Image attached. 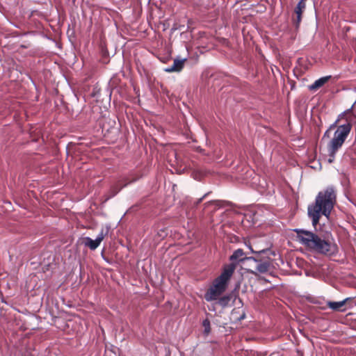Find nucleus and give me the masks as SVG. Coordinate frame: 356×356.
Segmentation results:
<instances>
[{
    "label": "nucleus",
    "mask_w": 356,
    "mask_h": 356,
    "mask_svg": "<svg viewBox=\"0 0 356 356\" xmlns=\"http://www.w3.org/2000/svg\"><path fill=\"white\" fill-rule=\"evenodd\" d=\"M21 47H22V48H28V47H29V46L23 45V44H22V45H21Z\"/></svg>",
    "instance_id": "412c9836"
},
{
    "label": "nucleus",
    "mask_w": 356,
    "mask_h": 356,
    "mask_svg": "<svg viewBox=\"0 0 356 356\" xmlns=\"http://www.w3.org/2000/svg\"><path fill=\"white\" fill-rule=\"evenodd\" d=\"M310 10L312 14H314L315 20L317 21V13L315 7L314 0H311Z\"/></svg>",
    "instance_id": "2eb2a0df"
},
{
    "label": "nucleus",
    "mask_w": 356,
    "mask_h": 356,
    "mask_svg": "<svg viewBox=\"0 0 356 356\" xmlns=\"http://www.w3.org/2000/svg\"><path fill=\"white\" fill-rule=\"evenodd\" d=\"M294 232L297 240L307 249L322 254L334 253L335 246L326 236L304 229H296Z\"/></svg>",
    "instance_id": "f257e3e1"
},
{
    "label": "nucleus",
    "mask_w": 356,
    "mask_h": 356,
    "mask_svg": "<svg viewBox=\"0 0 356 356\" xmlns=\"http://www.w3.org/2000/svg\"><path fill=\"white\" fill-rule=\"evenodd\" d=\"M140 175L138 174H131L127 177H123L114 184L108 192L107 199L115 196L124 187L129 184L136 181L140 178Z\"/></svg>",
    "instance_id": "39448f33"
},
{
    "label": "nucleus",
    "mask_w": 356,
    "mask_h": 356,
    "mask_svg": "<svg viewBox=\"0 0 356 356\" xmlns=\"http://www.w3.org/2000/svg\"><path fill=\"white\" fill-rule=\"evenodd\" d=\"M105 234L102 229L97 236L95 240H92L90 237H85L83 238V244L85 246L88 247L91 250H95L100 245L101 242L104 240Z\"/></svg>",
    "instance_id": "0eeeda50"
},
{
    "label": "nucleus",
    "mask_w": 356,
    "mask_h": 356,
    "mask_svg": "<svg viewBox=\"0 0 356 356\" xmlns=\"http://www.w3.org/2000/svg\"><path fill=\"white\" fill-rule=\"evenodd\" d=\"M337 122L330 127V129L336 128L334 136L327 145L328 162L330 163L334 161L337 152L342 147L352 129L350 122H346L339 126L337 125Z\"/></svg>",
    "instance_id": "20e7f679"
},
{
    "label": "nucleus",
    "mask_w": 356,
    "mask_h": 356,
    "mask_svg": "<svg viewBox=\"0 0 356 356\" xmlns=\"http://www.w3.org/2000/svg\"><path fill=\"white\" fill-rule=\"evenodd\" d=\"M120 25H126V26L128 25V26H129L130 24H115L117 29H119L120 28Z\"/></svg>",
    "instance_id": "6ab92c4d"
},
{
    "label": "nucleus",
    "mask_w": 356,
    "mask_h": 356,
    "mask_svg": "<svg viewBox=\"0 0 356 356\" xmlns=\"http://www.w3.org/2000/svg\"><path fill=\"white\" fill-rule=\"evenodd\" d=\"M331 78V76H326L316 80L314 83L309 86V89L312 91L317 90L318 88L324 86Z\"/></svg>",
    "instance_id": "9b49d317"
},
{
    "label": "nucleus",
    "mask_w": 356,
    "mask_h": 356,
    "mask_svg": "<svg viewBox=\"0 0 356 356\" xmlns=\"http://www.w3.org/2000/svg\"><path fill=\"white\" fill-rule=\"evenodd\" d=\"M234 266L225 265L221 274L216 277L204 294V299L211 302L217 300L226 290L234 273Z\"/></svg>",
    "instance_id": "7ed1b4c3"
},
{
    "label": "nucleus",
    "mask_w": 356,
    "mask_h": 356,
    "mask_svg": "<svg viewBox=\"0 0 356 356\" xmlns=\"http://www.w3.org/2000/svg\"><path fill=\"white\" fill-rule=\"evenodd\" d=\"M351 300V298H347L342 301L339 302L327 301V306L334 312H343L346 310V304Z\"/></svg>",
    "instance_id": "6e6552de"
},
{
    "label": "nucleus",
    "mask_w": 356,
    "mask_h": 356,
    "mask_svg": "<svg viewBox=\"0 0 356 356\" xmlns=\"http://www.w3.org/2000/svg\"><path fill=\"white\" fill-rule=\"evenodd\" d=\"M230 298L229 296H223L219 298L218 304L222 307H225L229 302Z\"/></svg>",
    "instance_id": "4468645a"
},
{
    "label": "nucleus",
    "mask_w": 356,
    "mask_h": 356,
    "mask_svg": "<svg viewBox=\"0 0 356 356\" xmlns=\"http://www.w3.org/2000/svg\"><path fill=\"white\" fill-rule=\"evenodd\" d=\"M336 202V194L332 187H327L320 191L315 200V203L308 207V215L312 220L313 226L319 222L321 215L328 217Z\"/></svg>",
    "instance_id": "f03ea898"
},
{
    "label": "nucleus",
    "mask_w": 356,
    "mask_h": 356,
    "mask_svg": "<svg viewBox=\"0 0 356 356\" xmlns=\"http://www.w3.org/2000/svg\"><path fill=\"white\" fill-rule=\"evenodd\" d=\"M252 257H247L245 256V252L242 249H237L236 250L233 254L230 256L229 260L231 261L230 264L228 265H232L234 266V271L236 270L237 265L241 262L243 261L245 259H250Z\"/></svg>",
    "instance_id": "423d86ee"
},
{
    "label": "nucleus",
    "mask_w": 356,
    "mask_h": 356,
    "mask_svg": "<svg viewBox=\"0 0 356 356\" xmlns=\"http://www.w3.org/2000/svg\"><path fill=\"white\" fill-rule=\"evenodd\" d=\"M202 326L204 328V332L206 335H208L211 332V324L208 318H206L202 322Z\"/></svg>",
    "instance_id": "ddd939ff"
},
{
    "label": "nucleus",
    "mask_w": 356,
    "mask_h": 356,
    "mask_svg": "<svg viewBox=\"0 0 356 356\" xmlns=\"http://www.w3.org/2000/svg\"><path fill=\"white\" fill-rule=\"evenodd\" d=\"M245 313L243 312V313L242 314V315L238 318V319H239V320H242V319L245 318Z\"/></svg>",
    "instance_id": "aec40b11"
},
{
    "label": "nucleus",
    "mask_w": 356,
    "mask_h": 356,
    "mask_svg": "<svg viewBox=\"0 0 356 356\" xmlns=\"http://www.w3.org/2000/svg\"><path fill=\"white\" fill-rule=\"evenodd\" d=\"M209 193H210V192L204 194L201 198L198 199L196 204H200Z\"/></svg>",
    "instance_id": "dca6fc26"
},
{
    "label": "nucleus",
    "mask_w": 356,
    "mask_h": 356,
    "mask_svg": "<svg viewBox=\"0 0 356 356\" xmlns=\"http://www.w3.org/2000/svg\"><path fill=\"white\" fill-rule=\"evenodd\" d=\"M352 109H353V115L356 118V102L353 104Z\"/></svg>",
    "instance_id": "f3484780"
},
{
    "label": "nucleus",
    "mask_w": 356,
    "mask_h": 356,
    "mask_svg": "<svg viewBox=\"0 0 356 356\" xmlns=\"http://www.w3.org/2000/svg\"><path fill=\"white\" fill-rule=\"evenodd\" d=\"M269 268H270L269 262L264 261V262L259 263L257 266L256 270L261 273H265L267 271H268Z\"/></svg>",
    "instance_id": "f8f14e48"
},
{
    "label": "nucleus",
    "mask_w": 356,
    "mask_h": 356,
    "mask_svg": "<svg viewBox=\"0 0 356 356\" xmlns=\"http://www.w3.org/2000/svg\"><path fill=\"white\" fill-rule=\"evenodd\" d=\"M186 59H175L172 66L165 69L168 72H180L184 68Z\"/></svg>",
    "instance_id": "9d476101"
},
{
    "label": "nucleus",
    "mask_w": 356,
    "mask_h": 356,
    "mask_svg": "<svg viewBox=\"0 0 356 356\" xmlns=\"http://www.w3.org/2000/svg\"><path fill=\"white\" fill-rule=\"evenodd\" d=\"M209 204H210V203H215L217 206H220V201H218V200L211 201V202H209Z\"/></svg>",
    "instance_id": "a211bd4d"
},
{
    "label": "nucleus",
    "mask_w": 356,
    "mask_h": 356,
    "mask_svg": "<svg viewBox=\"0 0 356 356\" xmlns=\"http://www.w3.org/2000/svg\"><path fill=\"white\" fill-rule=\"evenodd\" d=\"M346 22H353V21H348V20H346Z\"/></svg>",
    "instance_id": "4be33fe9"
},
{
    "label": "nucleus",
    "mask_w": 356,
    "mask_h": 356,
    "mask_svg": "<svg viewBox=\"0 0 356 356\" xmlns=\"http://www.w3.org/2000/svg\"><path fill=\"white\" fill-rule=\"evenodd\" d=\"M307 0H300L295 8L294 11L297 18L296 22H300L302 19V13L307 8Z\"/></svg>",
    "instance_id": "1a4fd4ad"
}]
</instances>
